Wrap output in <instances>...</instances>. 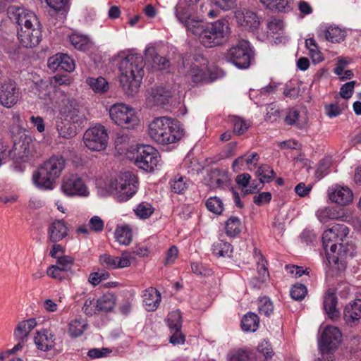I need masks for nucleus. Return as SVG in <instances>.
<instances>
[{
  "mask_svg": "<svg viewBox=\"0 0 361 361\" xmlns=\"http://www.w3.org/2000/svg\"><path fill=\"white\" fill-rule=\"evenodd\" d=\"M249 128V124L241 118H236L234 121V133L240 135L245 133Z\"/></svg>",
  "mask_w": 361,
  "mask_h": 361,
  "instance_id": "774afa93",
  "label": "nucleus"
},
{
  "mask_svg": "<svg viewBox=\"0 0 361 361\" xmlns=\"http://www.w3.org/2000/svg\"><path fill=\"white\" fill-rule=\"evenodd\" d=\"M145 62L140 54L127 55L120 63V82L125 93L133 96L137 92L144 75Z\"/></svg>",
  "mask_w": 361,
  "mask_h": 361,
  "instance_id": "20e7f679",
  "label": "nucleus"
},
{
  "mask_svg": "<svg viewBox=\"0 0 361 361\" xmlns=\"http://www.w3.org/2000/svg\"><path fill=\"white\" fill-rule=\"evenodd\" d=\"M256 175L259 177L260 183L263 184L272 181L275 176V172L269 165L264 164L258 168Z\"/></svg>",
  "mask_w": 361,
  "mask_h": 361,
  "instance_id": "79ce46f5",
  "label": "nucleus"
},
{
  "mask_svg": "<svg viewBox=\"0 0 361 361\" xmlns=\"http://www.w3.org/2000/svg\"><path fill=\"white\" fill-rule=\"evenodd\" d=\"M207 209L217 215L222 213L224 210V204L221 200L216 196L209 197L205 203Z\"/></svg>",
  "mask_w": 361,
  "mask_h": 361,
  "instance_id": "49530a36",
  "label": "nucleus"
},
{
  "mask_svg": "<svg viewBox=\"0 0 361 361\" xmlns=\"http://www.w3.org/2000/svg\"><path fill=\"white\" fill-rule=\"evenodd\" d=\"M135 212L141 219H147L153 213V208L151 204L142 202L135 209Z\"/></svg>",
  "mask_w": 361,
  "mask_h": 361,
  "instance_id": "5fc2aeb1",
  "label": "nucleus"
},
{
  "mask_svg": "<svg viewBox=\"0 0 361 361\" xmlns=\"http://www.w3.org/2000/svg\"><path fill=\"white\" fill-rule=\"evenodd\" d=\"M225 59L238 68L245 69L254 59V51L248 41L241 40L228 49Z\"/></svg>",
  "mask_w": 361,
  "mask_h": 361,
  "instance_id": "1a4fd4ad",
  "label": "nucleus"
},
{
  "mask_svg": "<svg viewBox=\"0 0 361 361\" xmlns=\"http://www.w3.org/2000/svg\"><path fill=\"white\" fill-rule=\"evenodd\" d=\"M319 37L332 43H339L344 39V35L338 27H329L319 32Z\"/></svg>",
  "mask_w": 361,
  "mask_h": 361,
  "instance_id": "c9c22d12",
  "label": "nucleus"
},
{
  "mask_svg": "<svg viewBox=\"0 0 361 361\" xmlns=\"http://www.w3.org/2000/svg\"><path fill=\"white\" fill-rule=\"evenodd\" d=\"M56 264L53 266H56L59 269H63V271L68 274V272L71 271V269L74 264V259L67 255H63L61 257L56 259Z\"/></svg>",
  "mask_w": 361,
  "mask_h": 361,
  "instance_id": "603ef678",
  "label": "nucleus"
},
{
  "mask_svg": "<svg viewBox=\"0 0 361 361\" xmlns=\"http://www.w3.org/2000/svg\"><path fill=\"white\" fill-rule=\"evenodd\" d=\"M349 233L344 224H336L326 230L322 235L323 247L329 263L342 262L348 256L353 257L355 245L344 240Z\"/></svg>",
  "mask_w": 361,
  "mask_h": 361,
  "instance_id": "f03ea898",
  "label": "nucleus"
},
{
  "mask_svg": "<svg viewBox=\"0 0 361 361\" xmlns=\"http://www.w3.org/2000/svg\"><path fill=\"white\" fill-rule=\"evenodd\" d=\"M235 18L239 25L249 30L257 29L260 24L256 13L245 8L237 10L235 12Z\"/></svg>",
  "mask_w": 361,
  "mask_h": 361,
  "instance_id": "a211bd4d",
  "label": "nucleus"
},
{
  "mask_svg": "<svg viewBox=\"0 0 361 361\" xmlns=\"http://www.w3.org/2000/svg\"><path fill=\"white\" fill-rule=\"evenodd\" d=\"M257 306L259 313L267 317L270 316L274 311L273 304L267 297L260 298L258 300Z\"/></svg>",
  "mask_w": 361,
  "mask_h": 361,
  "instance_id": "8fccbe9b",
  "label": "nucleus"
},
{
  "mask_svg": "<svg viewBox=\"0 0 361 361\" xmlns=\"http://www.w3.org/2000/svg\"><path fill=\"white\" fill-rule=\"evenodd\" d=\"M61 190L68 196H87L89 192L83 180L78 174H70L63 178Z\"/></svg>",
  "mask_w": 361,
  "mask_h": 361,
  "instance_id": "2eb2a0df",
  "label": "nucleus"
},
{
  "mask_svg": "<svg viewBox=\"0 0 361 361\" xmlns=\"http://www.w3.org/2000/svg\"><path fill=\"white\" fill-rule=\"evenodd\" d=\"M99 261L100 264L107 269H121L130 265V257L126 252L122 253L121 257L103 254L99 256Z\"/></svg>",
  "mask_w": 361,
  "mask_h": 361,
  "instance_id": "6ab92c4d",
  "label": "nucleus"
},
{
  "mask_svg": "<svg viewBox=\"0 0 361 361\" xmlns=\"http://www.w3.org/2000/svg\"><path fill=\"white\" fill-rule=\"evenodd\" d=\"M151 96L156 105H164L168 103L171 94L163 87H157L152 90Z\"/></svg>",
  "mask_w": 361,
  "mask_h": 361,
  "instance_id": "e433bc0d",
  "label": "nucleus"
},
{
  "mask_svg": "<svg viewBox=\"0 0 361 361\" xmlns=\"http://www.w3.org/2000/svg\"><path fill=\"white\" fill-rule=\"evenodd\" d=\"M56 106L61 114L65 116L63 121L70 123L80 126L85 121V116L80 112L75 99L68 95L64 91H57L54 97Z\"/></svg>",
  "mask_w": 361,
  "mask_h": 361,
  "instance_id": "6e6552de",
  "label": "nucleus"
},
{
  "mask_svg": "<svg viewBox=\"0 0 361 361\" xmlns=\"http://www.w3.org/2000/svg\"><path fill=\"white\" fill-rule=\"evenodd\" d=\"M136 176L130 171L121 173L109 183V190L120 202L127 201L137 190Z\"/></svg>",
  "mask_w": 361,
  "mask_h": 361,
  "instance_id": "0eeeda50",
  "label": "nucleus"
},
{
  "mask_svg": "<svg viewBox=\"0 0 361 361\" xmlns=\"http://www.w3.org/2000/svg\"><path fill=\"white\" fill-rule=\"evenodd\" d=\"M115 302V296L111 293H106L97 300L96 308L99 311L109 312L114 307Z\"/></svg>",
  "mask_w": 361,
  "mask_h": 361,
  "instance_id": "58836bf2",
  "label": "nucleus"
},
{
  "mask_svg": "<svg viewBox=\"0 0 361 361\" xmlns=\"http://www.w3.org/2000/svg\"><path fill=\"white\" fill-rule=\"evenodd\" d=\"M86 83L97 94L106 93L109 89L108 82L103 77L87 78L86 79Z\"/></svg>",
  "mask_w": 361,
  "mask_h": 361,
  "instance_id": "f704fd0d",
  "label": "nucleus"
},
{
  "mask_svg": "<svg viewBox=\"0 0 361 361\" xmlns=\"http://www.w3.org/2000/svg\"><path fill=\"white\" fill-rule=\"evenodd\" d=\"M33 142L30 136L20 133L14 138L13 146L10 152L11 157L17 161H25L32 153Z\"/></svg>",
  "mask_w": 361,
  "mask_h": 361,
  "instance_id": "4468645a",
  "label": "nucleus"
},
{
  "mask_svg": "<svg viewBox=\"0 0 361 361\" xmlns=\"http://www.w3.org/2000/svg\"><path fill=\"white\" fill-rule=\"evenodd\" d=\"M83 141L85 146L92 151L104 150L108 143V134L105 128L97 125L88 128L84 133Z\"/></svg>",
  "mask_w": 361,
  "mask_h": 361,
  "instance_id": "f8f14e48",
  "label": "nucleus"
},
{
  "mask_svg": "<svg viewBox=\"0 0 361 361\" xmlns=\"http://www.w3.org/2000/svg\"><path fill=\"white\" fill-rule=\"evenodd\" d=\"M337 302L335 293L328 290L324 298V309L331 319L337 318L339 316V311L336 308Z\"/></svg>",
  "mask_w": 361,
  "mask_h": 361,
  "instance_id": "7c9ffc66",
  "label": "nucleus"
},
{
  "mask_svg": "<svg viewBox=\"0 0 361 361\" xmlns=\"http://www.w3.org/2000/svg\"><path fill=\"white\" fill-rule=\"evenodd\" d=\"M257 258V274L258 277L254 278L252 283L255 287L260 288L261 286L269 279V274L267 269V262L264 259L263 255L259 252L256 255Z\"/></svg>",
  "mask_w": 361,
  "mask_h": 361,
  "instance_id": "cd10ccee",
  "label": "nucleus"
},
{
  "mask_svg": "<svg viewBox=\"0 0 361 361\" xmlns=\"http://www.w3.org/2000/svg\"><path fill=\"white\" fill-rule=\"evenodd\" d=\"M232 252V245L228 242L219 239L212 245V252L219 257L229 256Z\"/></svg>",
  "mask_w": 361,
  "mask_h": 361,
  "instance_id": "a19ab883",
  "label": "nucleus"
},
{
  "mask_svg": "<svg viewBox=\"0 0 361 361\" xmlns=\"http://www.w3.org/2000/svg\"><path fill=\"white\" fill-rule=\"evenodd\" d=\"M266 8L278 11L288 12L290 10V6L293 0H259Z\"/></svg>",
  "mask_w": 361,
  "mask_h": 361,
  "instance_id": "473e14b6",
  "label": "nucleus"
},
{
  "mask_svg": "<svg viewBox=\"0 0 361 361\" xmlns=\"http://www.w3.org/2000/svg\"><path fill=\"white\" fill-rule=\"evenodd\" d=\"M305 44L307 49L310 50L312 57L314 58V61H321V53L318 49V46L315 40L313 38L307 39L305 40Z\"/></svg>",
  "mask_w": 361,
  "mask_h": 361,
  "instance_id": "4d7b16f0",
  "label": "nucleus"
},
{
  "mask_svg": "<svg viewBox=\"0 0 361 361\" xmlns=\"http://www.w3.org/2000/svg\"><path fill=\"white\" fill-rule=\"evenodd\" d=\"M189 3L180 0L175 7V15L178 20L185 25L188 30L189 23L191 21H199V19L192 18V8Z\"/></svg>",
  "mask_w": 361,
  "mask_h": 361,
  "instance_id": "5701e85b",
  "label": "nucleus"
},
{
  "mask_svg": "<svg viewBox=\"0 0 361 361\" xmlns=\"http://www.w3.org/2000/svg\"><path fill=\"white\" fill-rule=\"evenodd\" d=\"M170 184L172 191L178 194L183 193L188 187V180L183 176L175 177Z\"/></svg>",
  "mask_w": 361,
  "mask_h": 361,
  "instance_id": "09e8293b",
  "label": "nucleus"
},
{
  "mask_svg": "<svg viewBox=\"0 0 361 361\" xmlns=\"http://www.w3.org/2000/svg\"><path fill=\"white\" fill-rule=\"evenodd\" d=\"M47 274L49 277L59 281L66 279L68 277V274L63 272V269H59L58 267L53 265H51L48 267L47 270Z\"/></svg>",
  "mask_w": 361,
  "mask_h": 361,
  "instance_id": "864d4df0",
  "label": "nucleus"
},
{
  "mask_svg": "<svg viewBox=\"0 0 361 361\" xmlns=\"http://www.w3.org/2000/svg\"><path fill=\"white\" fill-rule=\"evenodd\" d=\"M56 129L59 136L65 139H71L77 134L76 127L68 121H63L62 118H57Z\"/></svg>",
  "mask_w": 361,
  "mask_h": 361,
  "instance_id": "2f4dec72",
  "label": "nucleus"
},
{
  "mask_svg": "<svg viewBox=\"0 0 361 361\" xmlns=\"http://www.w3.org/2000/svg\"><path fill=\"white\" fill-rule=\"evenodd\" d=\"M344 319L349 324H353L361 318V300L357 299L348 304L343 311Z\"/></svg>",
  "mask_w": 361,
  "mask_h": 361,
  "instance_id": "bb28decb",
  "label": "nucleus"
},
{
  "mask_svg": "<svg viewBox=\"0 0 361 361\" xmlns=\"http://www.w3.org/2000/svg\"><path fill=\"white\" fill-rule=\"evenodd\" d=\"M241 231V223L238 218L231 217L226 223V232L229 236L234 237Z\"/></svg>",
  "mask_w": 361,
  "mask_h": 361,
  "instance_id": "a18cd8bd",
  "label": "nucleus"
},
{
  "mask_svg": "<svg viewBox=\"0 0 361 361\" xmlns=\"http://www.w3.org/2000/svg\"><path fill=\"white\" fill-rule=\"evenodd\" d=\"M188 31L198 37L201 44L207 47L223 44L231 33L229 23L225 19H219L212 23H205L201 20L191 21Z\"/></svg>",
  "mask_w": 361,
  "mask_h": 361,
  "instance_id": "7ed1b4c3",
  "label": "nucleus"
},
{
  "mask_svg": "<svg viewBox=\"0 0 361 361\" xmlns=\"http://www.w3.org/2000/svg\"><path fill=\"white\" fill-rule=\"evenodd\" d=\"M116 240L121 245H128L132 241V231L128 226H121L115 231Z\"/></svg>",
  "mask_w": 361,
  "mask_h": 361,
  "instance_id": "ea45409f",
  "label": "nucleus"
},
{
  "mask_svg": "<svg viewBox=\"0 0 361 361\" xmlns=\"http://www.w3.org/2000/svg\"><path fill=\"white\" fill-rule=\"evenodd\" d=\"M355 84V81H351L343 85L340 90L341 97L345 99L350 98L354 90Z\"/></svg>",
  "mask_w": 361,
  "mask_h": 361,
  "instance_id": "e2e57ef3",
  "label": "nucleus"
},
{
  "mask_svg": "<svg viewBox=\"0 0 361 361\" xmlns=\"http://www.w3.org/2000/svg\"><path fill=\"white\" fill-rule=\"evenodd\" d=\"M109 115L116 124L124 128L133 129L139 124L135 109L123 103L112 105Z\"/></svg>",
  "mask_w": 361,
  "mask_h": 361,
  "instance_id": "9d476101",
  "label": "nucleus"
},
{
  "mask_svg": "<svg viewBox=\"0 0 361 361\" xmlns=\"http://www.w3.org/2000/svg\"><path fill=\"white\" fill-rule=\"evenodd\" d=\"M145 58L152 62V66L156 70H165L170 66L169 61L157 54L156 49L153 47H147L145 51Z\"/></svg>",
  "mask_w": 361,
  "mask_h": 361,
  "instance_id": "b1692460",
  "label": "nucleus"
},
{
  "mask_svg": "<svg viewBox=\"0 0 361 361\" xmlns=\"http://www.w3.org/2000/svg\"><path fill=\"white\" fill-rule=\"evenodd\" d=\"M214 4L224 11H229L237 5V0H213Z\"/></svg>",
  "mask_w": 361,
  "mask_h": 361,
  "instance_id": "69168bd1",
  "label": "nucleus"
},
{
  "mask_svg": "<svg viewBox=\"0 0 361 361\" xmlns=\"http://www.w3.org/2000/svg\"><path fill=\"white\" fill-rule=\"evenodd\" d=\"M62 61V54H56L48 59V67L52 71H61V63Z\"/></svg>",
  "mask_w": 361,
  "mask_h": 361,
  "instance_id": "13d9d810",
  "label": "nucleus"
},
{
  "mask_svg": "<svg viewBox=\"0 0 361 361\" xmlns=\"http://www.w3.org/2000/svg\"><path fill=\"white\" fill-rule=\"evenodd\" d=\"M213 185L219 188H224L229 185V180L227 175L221 173L219 170H214L211 173Z\"/></svg>",
  "mask_w": 361,
  "mask_h": 361,
  "instance_id": "c03bdc74",
  "label": "nucleus"
},
{
  "mask_svg": "<svg viewBox=\"0 0 361 361\" xmlns=\"http://www.w3.org/2000/svg\"><path fill=\"white\" fill-rule=\"evenodd\" d=\"M37 322L35 319H29L27 320L19 322L15 329L14 336L20 340L21 342H25L30 332L36 326Z\"/></svg>",
  "mask_w": 361,
  "mask_h": 361,
  "instance_id": "c756f323",
  "label": "nucleus"
},
{
  "mask_svg": "<svg viewBox=\"0 0 361 361\" xmlns=\"http://www.w3.org/2000/svg\"><path fill=\"white\" fill-rule=\"evenodd\" d=\"M202 63L199 66L193 63L186 74V78L194 84L205 82L209 80L207 60L202 57Z\"/></svg>",
  "mask_w": 361,
  "mask_h": 361,
  "instance_id": "aec40b11",
  "label": "nucleus"
},
{
  "mask_svg": "<svg viewBox=\"0 0 361 361\" xmlns=\"http://www.w3.org/2000/svg\"><path fill=\"white\" fill-rule=\"evenodd\" d=\"M65 165L66 160L62 156L51 157L33 173L34 183L42 189H52L55 180L60 176Z\"/></svg>",
  "mask_w": 361,
  "mask_h": 361,
  "instance_id": "423d86ee",
  "label": "nucleus"
},
{
  "mask_svg": "<svg viewBox=\"0 0 361 361\" xmlns=\"http://www.w3.org/2000/svg\"><path fill=\"white\" fill-rule=\"evenodd\" d=\"M49 238L51 242L56 243L68 235V228L64 221L56 220L50 224L48 228Z\"/></svg>",
  "mask_w": 361,
  "mask_h": 361,
  "instance_id": "393cba45",
  "label": "nucleus"
},
{
  "mask_svg": "<svg viewBox=\"0 0 361 361\" xmlns=\"http://www.w3.org/2000/svg\"><path fill=\"white\" fill-rule=\"evenodd\" d=\"M184 131L178 123L167 116L154 118L149 125V135L161 145L174 143L181 139Z\"/></svg>",
  "mask_w": 361,
  "mask_h": 361,
  "instance_id": "39448f33",
  "label": "nucleus"
},
{
  "mask_svg": "<svg viewBox=\"0 0 361 361\" xmlns=\"http://www.w3.org/2000/svg\"><path fill=\"white\" fill-rule=\"evenodd\" d=\"M33 90L39 98L47 104L56 106L54 97L57 91H63L61 88H57L51 85L50 81L41 80L36 82L33 87Z\"/></svg>",
  "mask_w": 361,
  "mask_h": 361,
  "instance_id": "dca6fc26",
  "label": "nucleus"
},
{
  "mask_svg": "<svg viewBox=\"0 0 361 361\" xmlns=\"http://www.w3.org/2000/svg\"><path fill=\"white\" fill-rule=\"evenodd\" d=\"M69 41L74 48L80 51H86L92 46L90 38L87 35L79 33H73L71 35L69 36Z\"/></svg>",
  "mask_w": 361,
  "mask_h": 361,
  "instance_id": "72a5a7b5",
  "label": "nucleus"
},
{
  "mask_svg": "<svg viewBox=\"0 0 361 361\" xmlns=\"http://www.w3.org/2000/svg\"><path fill=\"white\" fill-rule=\"evenodd\" d=\"M248 359L247 353L242 349L233 350L228 355V361H247Z\"/></svg>",
  "mask_w": 361,
  "mask_h": 361,
  "instance_id": "bf43d9fd",
  "label": "nucleus"
},
{
  "mask_svg": "<svg viewBox=\"0 0 361 361\" xmlns=\"http://www.w3.org/2000/svg\"><path fill=\"white\" fill-rule=\"evenodd\" d=\"M159 152L150 145H140L137 147L135 164L146 171H152L159 162Z\"/></svg>",
  "mask_w": 361,
  "mask_h": 361,
  "instance_id": "ddd939ff",
  "label": "nucleus"
},
{
  "mask_svg": "<svg viewBox=\"0 0 361 361\" xmlns=\"http://www.w3.org/2000/svg\"><path fill=\"white\" fill-rule=\"evenodd\" d=\"M329 199L338 204L346 205L353 200L352 191L345 187H336L331 192H329Z\"/></svg>",
  "mask_w": 361,
  "mask_h": 361,
  "instance_id": "a878e982",
  "label": "nucleus"
},
{
  "mask_svg": "<svg viewBox=\"0 0 361 361\" xmlns=\"http://www.w3.org/2000/svg\"><path fill=\"white\" fill-rule=\"evenodd\" d=\"M9 18L18 25V38L25 47L37 46L42 39V26L37 16L24 8L11 6Z\"/></svg>",
  "mask_w": 361,
  "mask_h": 361,
  "instance_id": "f257e3e1",
  "label": "nucleus"
},
{
  "mask_svg": "<svg viewBox=\"0 0 361 361\" xmlns=\"http://www.w3.org/2000/svg\"><path fill=\"white\" fill-rule=\"evenodd\" d=\"M267 27L272 33H276L283 27V23L281 19L271 18L267 23Z\"/></svg>",
  "mask_w": 361,
  "mask_h": 361,
  "instance_id": "338daca9",
  "label": "nucleus"
},
{
  "mask_svg": "<svg viewBox=\"0 0 361 361\" xmlns=\"http://www.w3.org/2000/svg\"><path fill=\"white\" fill-rule=\"evenodd\" d=\"M341 333L337 327H326L324 330L319 343L322 357H318L315 361H334L333 355L330 351L338 348L341 342Z\"/></svg>",
  "mask_w": 361,
  "mask_h": 361,
  "instance_id": "9b49d317",
  "label": "nucleus"
},
{
  "mask_svg": "<svg viewBox=\"0 0 361 361\" xmlns=\"http://www.w3.org/2000/svg\"><path fill=\"white\" fill-rule=\"evenodd\" d=\"M317 216L319 221L323 224L327 223L330 220L347 221L348 216L345 210L336 207H324L317 212Z\"/></svg>",
  "mask_w": 361,
  "mask_h": 361,
  "instance_id": "412c9836",
  "label": "nucleus"
},
{
  "mask_svg": "<svg viewBox=\"0 0 361 361\" xmlns=\"http://www.w3.org/2000/svg\"><path fill=\"white\" fill-rule=\"evenodd\" d=\"M271 200V194L269 192H262L253 197V202L258 206L269 204Z\"/></svg>",
  "mask_w": 361,
  "mask_h": 361,
  "instance_id": "052dcab7",
  "label": "nucleus"
},
{
  "mask_svg": "<svg viewBox=\"0 0 361 361\" xmlns=\"http://www.w3.org/2000/svg\"><path fill=\"white\" fill-rule=\"evenodd\" d=\"M87 326V322L82 319H75L69 324L68 332L72 337L81 336Z\"/></svg>",
  "mask_w": 361,
  "mask_h": 361,
  "instance_id": "37998d69",
  "label": "nucleus"
},
{
  "mask_svg": "<svg viewBox=\"0 0 361 361\" xmlns=\"http://www.w3.org/2000/svg\"><path fill=\"white\" fill-rule=\"evenodd\" d=\"M347 108L346 102L341 104L339 102L333 103L325 106L326 114L329 118H334L339 116L342 111Z\"/></svg>",
  "mask_w": 361,
  "mask_h": 361,
  "instance_id": "de8ad7c7",
  "label": "nucleus"
},
{
  "mask_svg": "<svg viewBox=\"0 0 361 361\" xmlns=\"http://www.w3.org/2000/svg\"><path fill=\"white\" fill-rule=\"evenodd\" d=\"M75 69V63L73 59L68 55L62 54V61L61 63V71L71 72Z\"/></svg>",
  "mask_w": 361,
  "mask_h": 361,
  "instance_id": "680f3d73",
  "label": "nucleus"
},
{
  "mask_svg": "<svg viewBox=\"0 0 361 361\" xmlns=\"http://www.w3.org/2000/svg\"><path fill=\"white\" fill-rule=\"evenodd\" d=\"M34 341L39 350L49 351L54 347L55 335L50 330L42 329L36 332Z\"/></svg>",
  "mask_w": 361,
  "mask_h": 361,
  "instance_id": "4be33fe9",
  "label": "nucleus"
},
{
  "mask_svg": "<svg viewBox=\"0 0 361 361\" xmlns=\"http://www.w3.org/2000/svg\"><path fill=\"white\" fill-rule=\"evenodd\" d=\"M90 229L94 232H101L104 227L103 220L98 216H94L89 221Z\"/></svg>",
  "mask_w": 361,
  "mask_h": 361,
  "instance_id": "0e129e2a",
  "label": "nucleus"
},
{
  "mask_svg": "<svg viewBox=\"0 0 361 361\" xmlns=\"http://www.w3.org/2000/svg\"><path fill=\"white\" fill-rule=\"evenodd\" d=\"M307 294V288L302 284H295L290 290V296L295 300H302Z\"/></svg>",
  "mask_w": 361,
  "mask_h": 361,
  "instance_id": "6e6d98bb",
  "label": "nucleus"
},
{
  "mask_svg": "<svg viewBox=\"0 0 361 361\" xmlns=\"http://www.w3.org/2000/svg\"><path fill=\"white\" fill-rule=\"evenodd\" d=\"M168 326L171 330H180L182 327V317L180 311L171 312L167 319Z\"/></svg>",
  "mask_w": 361,
  "mask_h": 361,
  "instance_id": "3c124183",
  "label": "nucleus"
},
{
  "mask_svg": "<svg viewBox=\"0 0 361 361\" xmlns=\"http://www.w3.org/2000/svg\"><path fill=\"white\" fill-rule=\"evenodd\" d=\"M259 317L253 312H248L242 319L241 326L243 331L255 332L259 325Z\"/></svg>",
  "mask_w": 361,
  "mask_h": 361,
  "instance_id": "4c0bfd02",
  "label": "nucleus"
},
{
  "mask_svg": "<svg viewBox=\"0 0 361 361\" xmlns=\"http://www.w3.org/2000/svg\"><path fill=\"white\" fill-rule=\"evenodd\" d=\"M19 94L14 82H4L0 87V103L6 108H11L17 103Z\"/></svg>",
  "mask_w": 361,
  "mask_h": 361,
  "instance_id": "f3484780",
  "label": "nucleus"
},
{
  "mask_svg": "<svg viewBox=\"0 0 361 361\" xmlns=\"http://www.w3.org/2000/svg\"><path fill=\"white\" fill-rule=\"evenodd\" d=\"M161 294L154 288H149L143 293V303L148 311L155 310L159 305Z\"/></svg>",
  "mask_w": 361,
  "mask_h": 361,
  "instance_id": "c85d7f7f",
  "label": "nucleus"
}]
</instances>
